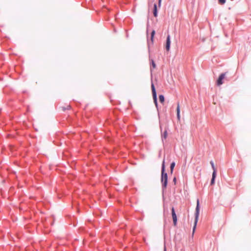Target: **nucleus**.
Listing matches in <instances>:
<instances>
[{"label": "nucleus", "instance_id": "obj_1", "mask_svg": "<svg viewBox=\"0 0 251 251\" xmlns=\"http://www.w3.org/2000/svg\"><path fill=\"white\" fill-rule=\"evenodd\" d=\"M161 181L162 183V187L163 190L166 189L167 183H168V175L165 172V160L163 161L162 167H161Z\"/></svg>", "mask_w": 251, "mask_h": 251}, {"label": "nucleus", "instance_id": "obj_2", "mask_svg": "<svg viewBox=\"0 0 251 251\" xmlns=\"http://www.w3.org/2000/svg\"><path fill=\"white\" fill-rule=\"evenodd\" d=\"M200 214V203H199V200H198L197 201V206L196 208V212H195V223L193 227V232H194L195 228L196 227L198 221L199 216Z\"/></svg>", "mask_w": 251, "mask_h": 251}, {"label": "nucleus", "instance_id": "obj_3", "mask_svg": "<svg viewBox=\"0 0 251 251\" xmlns=\"http://www.w3.org/2000/svg\"><path fill=\"white\" fill-rule=\"evenodd\" d=\"M151 91L152 93V97L153 100V102L154 104H155L156 107L157 108L158 104H157V95L156 93L155 89V87L153 83L151 84Z\"/></svg>", "mask_w": 251, "mask_h": 251}, {"label": "nucleus", "instance_id": "obj_4", "mask_svg": "<svg viewBox=\"0 0 251 251\" xmlns=\"http://www.w3.org/2000/svg\"><path fill=\"white\" fill-rule=\"evenodd\" d=\"M155 31L152 30L151 33V39L150 40L149 39L148 40V46L149 49H150L151 46L153 44V38H154V36L155 35Z\"/></svg>", "mask_w": 251, "mask_h": 251}, {"label": "nucleus", "instance_id": "obj_5", "mask_svg": "<svg viewBox=\"0 0 251 251\" xmlns=\"http://www.w3.org/2000/svg\"><path fill=\"white\" fill-rule=\"evenodd\" d=\"M226 73L221 74L217 81V84L218 86L222 85L223 83V80L225 78Z\"/></svg>", "mask_w": 251, "mask_h": 251}, {"label": "nucleus", "instance_id": "obj_6", "mask_svg": "<svg viewBox=\"0 0 251 251\" xmlns=\"http://www.w3.org/2000/svg\"><path fill=\"white\" fill-rule=\"evenodd\" d=\"M171 45V37L170 35H168L166 39L165 48L167 51H169Z\"/></svg>", "mask_w": 251, "mask_h": 251}, {"label": "nucleus", "instance_id": "obj_7", "mask_svg": "<svg viewBox=\"0 0 251 251\" xmlns=\"http://www.w3.org/2000/svg\"><path fill=\"white\" fill-rule=\"evenodd\" d=\"M172 218L173 220V223L175 226H176L177 223V217L176 215L175 211V209L174 207H172Z\"/></svg>", "mask_w": 251, "mask_h": 251}, {"label": "nucleus", "instance_id": "obj_8", "mask_svg": "<svg viewBox=\"0 0 251 251\" xmlns=\"http://www.w3.org/2000/svg\"><path fill=\"white\" fill-rule=\"evenodd\" d=\"M216 176V172L214 171L213 172L212 177V179H211V185H213V184H214V183H215V179Z\"/></svg>", "mask_w": 251, "mask_h": 251}, {"label": "nucleus", "instance_id": "obj_9", "mask_svg": "<svg viewBox=\"0 0 251 251\" xmlns=\"http://www.w3.org/2000/svg\"><path fill=\"white\" fill-rule=\"evenodd\" d=\"M176 111H177V118L178 120L180 119V107L179 103H177V108H176Z\"/></svg>", "mask_w": 251, "mask_h": 251}, {"label": "nucleus", "instance_id": "obj_10", "mask_svg": "<svg viewBox=\"0 0 251 251\" xmlns=\"http://www.w3.org/2000/svg\"><path fill=\"white\" fill-rule=\"evenodd\" d=\"M167 135H168V133H167V130H165L164 132H163V133L162 134V141H163V140L164 139H166L167 137Z\"/></svg>", "mask_w": 251, "mask_h": 251}, {"label": "nucleus", "instance_id": "obj_11", "mask_svg": "<svg viewBox=\"0 0 251 251\" xmlns=\"http://www.w3.org/2000/svg\"><path fill=\"white\" fill-rule=\"evenodd\" d=\"M159 101L161 103H163L164 101V97L162 95H160L159 96Z\"/></svg>", "mask_w": 251, "mask_h": 251}, {"label": "nucleus", "instance_id": "obj_12", "mask_svg": "<svg viewBox=\"0 0 251 251\" xmlns=\"http://www.w3.org/2000/svg\"><path fill=\"white\" fill-rule=\"evenodd\" d=\"M175 163L174 162H172L171 164L170 169H171V173L173 172V169H174V168L175 167Z\"/></svg>", "mask_w": 251, "mask_h": 251}, {"label": "nucleus", "instance_id": "obj_13", "mask_svg": "<svg viewBox=\"0 0 251 251\" xmlns=\"http://www.w3.org/2000/svg\"><path fill=\"white\" fill-rule=\"evenodd\" d=\"M210 163V164L211 165L212 169L213 170V171H215L216 172V169H215V166H214V162L212 161H211Z\"/></svg>", "mask_w": 251, "mask_h": 251}, {"label": "nucleus", "instance_id": "obj_14", "mask_svg": "<svg viewBox=\"0 0 251 251\" xmlns=\"http://www.w3.org/2000/svg\"><path fill=\"white\" fill-rule=\"evenodd\" d=\"M151 66H152V68H153V69L155 68L156 65H155V62H154V61L152 59L151 60Z\"/></svg>", "mask_w": 251, "mask_h": 251}, {"label": "nucleus", "instance_id": "obj_15", "mask_svg": "<svg viewBox=\"0 0 251 251\" xmlns=\"http://www.w3.org/2000/svg\"><path fill=\"white\" fill-rule=\"evenodd\" d=\"M219 3L220 4H224L226 3V0H218Z\"/></svg>", "mask_w": 251, "mask_h": 251}, {"label": "nucleus", "instance_id": "obj_16", "mask_svg": "<svg viewBox=\"0 0 251 251\" xmlns=\"http://www.w3.org/2000/svg\"><path fill=\"white\" fill-rule=\"evenodd\" d=\"M153 15L154 17H157V10H153Z\"/></svg>", "mask_w": 251, "mask_h": 251}, {"label": "nucleus", "instance_id": "obj_17", "mask_svg": "<svg viewBox=\"0 0 251 251\" xmlns=\"http://www.w3.org/2000/svg\"><path fill=\"white\" fill-rule=\"evenodd\" d=\"M153 10H157V5L155 3L153 5Z\"/></svg>", "mask_w": 251, "mask_h": 251}, {"label": "nucleus", "instance_id": "obj_18", "mask_svg": "<svg viewBox=\"0 0 251 251\" xmlns=\"http://www.w3.org/2000/svg\"><path fill=\"white\" fill-rule=\"evenodd\" d=\"M161 0H158V4H159V6H160V4H161Z\"/></svg>", "mask_w": 251, "mask_h": 251}, {"label": "nucleus", "instance_id": "obj_19", "mask_svg": "<svg viewBox=\"0 0 251 251\" xmlns=\"http://www.w3.org/2000/svg\"><path fill=\"white\" fill-rule=\"evenodd\" d=\"M176 178L175 177V178H174V179H173V181L175 182V181H176Z\"/></svg>", "mask_w": 251, "mask_h": 251}, {"label": "nucleus", "instance_id": "obj_20", "mask_svg": "<svg viewBox=\"0 0 251 251\" xmlns=\"http://www.w3.org/2000/svg\"><path fill=\"white\" fill-rule=\"evenodd\" d=\"M164 251H166V249L165 247H164Z\"/></svg>", "mask_w": 251, "mask_h": 251}]
</instances>
